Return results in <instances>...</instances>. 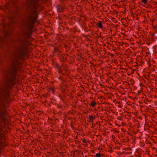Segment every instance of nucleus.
Segmentation results:
<instances>
[{
    "instance_id": "f257e3e1",
    "label": "nucleus",
    "mask_w": 157,
    "mask_h": 157,
    "mask_svg": "<svg viewBox=\"0 0 157 157\" xmlns=\"http://www.w3.org/2000/svg\"><path fill=\"white\" fill-rule=\"evenodd\" d=\"M38 17V14L37 12L35 11L30 17V21L34 23L36 21V20Z\"/></svg>"
},
{
    "instance_id": "f03ea898",
    "label": "nucleus",
    "mask_w": 157,
    "mask_h": 157,
    "mask_svg": "<svg viewBox=\"0 0 157 157\" xmlns=\"http://www.w3.org/2000/svg\"><path fill=\"white\" fill-rule=\"evenodd\" d=\"M96 105V102L94 101H92L91 103L89 104V105L92 107H94Z\"/></svg>"
},
{
    "instance_id": "7ed1b4c3",
    "label": "nucleus",
    "mask_w": 157,
    "mask_h": 157,
    "mask_svg": "<svg viewBox=\"0 0 157 157\" xmlns=\"http://www.w3.org/2000/svg\"><path fill=\"white\" fill-rule=\"evenodd\" d=\"M89 118L90 119L89 122H92L93 120L95 119V116H92V115H90L89 116Z\"/></svg>"
},
{
    "instance_id": "20e7f679",
    "label": "nucleus",
    "mask_w": 157,
    "mask_h": 157,
    "mask_svg": "<svg viewBox=\"0 0 157 157\" xmlns=\"http://www.w3.org/2000/svg\"><path fill=\"white\" fill-rule=\"evenodd\" d=\"M98 27L101 29L103 28V26L102 25V22L101 21H99L97 24Z\"/></svg>"
},
{
    "instance_id": "39448f33",
    "label": "nucleus",
    "mask_w": 157,
    "mask_h": 157,
    "mask_svg": "<svg viewBox=\"0 0 157 157\" xmlns=\"http://www.w3.org/2000/svg\"><path fill=\"white\" fill-rule=\"evenodd\" d=\"M58 70V72L59 73H61L62 72V68L61 67H60L59 68L57 69Z\"/></svg>"
},
{
    "instance_id": "423d86ee",
    "label": "nucleus",
    "mask_w": 157,
    "mask_h": 157,
    "mask_svg": "<svg viewBox=\"0 0 157 157\" xmlns=\"http://www.w3.org/2000/svg\"><path fill=\"white\" fill-rule=\"evenodd\" d=\"M82 142L86 144L87 143L86 140L84 138L82 139Z\"/></svg>"
},
{
    "instance_id": "0eeeda50",
    "label": "nucleus",
    "mask_w": 157,
    "mask_h": 157,
    "mask_svg": "<svg viewBox=\"0 0 157 157\" xmlns=\"http://www.w3.org/2000/svg\"><path fill=\"white\" fill-rule=\"evenodd\" d=\"M95 156L96 157H101V155L100 153H97L96 154Z\"/></svg>"
},
{
    "instance_id": "6e6552de",
    "label": "nucleus",
    "mask_w": 157,
    "mask_h": 157,
    "mask_svg": "<svg viewBox=\"0 0 157 157\" xmlns=\"http://www.w3.org/2000/svg\"><path fill=\"white\" fill-rule=\"evenodd\" d=\"M142 2L144 3H147L148 1L147 0H141Z\"/></svg>"
},
{
    "instance_id": "1a4fd4ad",
    "label": "nucleus",
    "mask_w": 157,
    "mask_h": 157,
    "mask_svg": "<svg viewBox=\"0 0 157 157\" xmlns=\"http://www.w3.org/2000/svg\"><path fill=\"white\" fill-rule=\"evenodd\" d=\"M60 67L59 65L58 64H56L55 66V67L56 69H58Z\"/></svg>"
},
{
    "instance_id": "9d476101",
    "label": "nucleus",
    "mask_w": 157,
    "mask_h": 157,
    "mask_svg": "<svg viewBox=\"0 0 157 157\" xmlns=\"http://www.w3.org/2000/svg\"><path fill=\"white\" fill-rule=\"evenodd\" d=\"M78 138V136H76V137H75V139H77Z\"/></svg>"
},
{
    "instance_id": "9b49d317",
    "label": "nucleus",
    "mask_w": 157,
    "mask_h": 157,
    "mask_svg": "<svg viewBox=\"0 0 157 157\" xmlns=\"http://www.w3.org/2000/svg\"><path fill=\"white\" fill-rule=\"evenodd\" d=\"M66 60V59L65 58H64V59L63 60V61H65Z\"/></svg>"
},
{
    "instance_id": "f8f14e48",
    "label": "nucleus",
    "mask_w": 157,
    "mask_h": 157,
    "mask_svg": "<svg viewBox=\"0 0 157 157\" xmlns=\"http://www.w3.org/2000/svg\"><path fill=\"white\" fill-rule=\"evenodd\" d=\"M61 76H60L59 77V79H61Z\"/></svg>"
},
{
    "instance_id": "ddd939ff",
    "label": "nucleus",
    "mask_w": 157,
    "mask_h": 157,
    "mask_svg": "<svg viewBox=\"0 0 157 157\" xmlns=\"http://www.w3.org/2000/svg\"><path fill=\"white\" fill-rule=\"evenodd\" d=\"M124 154H128V152H124Z\"/></svg>"
}]
</instances>
